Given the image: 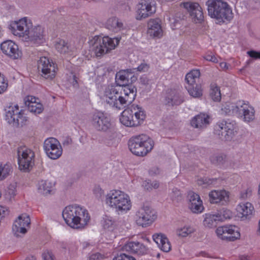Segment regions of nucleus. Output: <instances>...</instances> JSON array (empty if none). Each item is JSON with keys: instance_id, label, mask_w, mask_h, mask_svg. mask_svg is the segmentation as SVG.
<instances>
[{"instance_id": "obj_1", "label": "nucleus", "mask_w": 260, "mask_h": 260, "mask_svg": "<svg viewBox=\"0 0 260 260\" xmlns=\"http://www.w3.org/2000/svg\"><path fill=\"white\" fill-rule=\"evenodd\" d=\"M137 95V89L134 86L122 88L109 85L104 90L101 98L110 106L120 110L130 105Z\"/></svg>"}, {"instance_id": "obj_2", "label": "nucleus", "mask_w": 260, "mask_h": 260, "mask_svg": "<svg viewBox=\"0 0 260 260\" xmlns=\"http://www.w3.org/2000/svg\"><path fill=\"white\" fill-rule=\"evenodd\" d=\"M9 29L13 35L25 42L34 44L43 42L44 29L40 25L33 27L31 21L27 17L11 22Z\"/></svg>"}, {"instance_id": "obj_3", "label": "nucleus", "mask_w": 260, "mask_h": 260, "mask_svg": "<svg viewBox=\"0 0 260 260\" xmlns=\"http://www.w3.org/2000/svg\"><path fill=\"white\" fill-rule=\"evenodd\" d=\"M62 217L69 226L76 229H84L90 220L88 211L77 205L66 207L62 211Z\"/></svg>"}, {"instance_id": "obj_4", "label": "nucleus", "mask_w": 260, "mask_h": 260, "mask_svg": "<svg viewBox=\"0 0 260 260\" xmlns=\"http://www.w3.org/2000/svg\"><path fill=\"white\" fill-rule=\"evenodd\" d=\"M146 117V112L143 107L133 104L121 112L119 120L125 126L137 127L144 122Z\"/></svg>"}, {"instance_id": "obj_5", "label": "nucleus", "mask_w": 260, "mask_h": 260, "mask_svg": "<svg viewBox=\"0 0 260 260\" xmlns=\"http://www.w3.org/2000/svg\"><path fill=\"white\" fill-rule=\"evenodd\" d=\"M106 204L118 212L130 210L132 203L128 194L119 190H112L106 196Z\"/></svg>"}, {"instance_id": "obj_6", "label": "nucleus", "mask_w": 260, "mask_h": 260, "mask_svg": "<svg viewBox=\"0 0 260 260\" xmlns=\"http://www.w3.org/2000/svg\"><path fill=\"white\" fill-rule=\"evenodd\" d=\"M128 147L132 153L138 156H145L154 147V141L149 136L142 134L132 137Z\"/></svg>"}, {"instance_id": "obj_7", "label": "nucleus", "mask_w": 260, "mask_h": 260, "mask_svg": "<svg viewBox=\"0 0 260 260\" xmlns=\"http://www.w3.org/2000/svg\"><path fill=\"white\" fill-rule=\"evenodd\" d=\"M120 39L118 38H111L108 36L102 39L100 36H95L88 41L89 48L96 56L100 57L109 50L114 49L118 45Z\"/></svg>"}, {"instance_id": "obj_8", "label": "nucleus", "mask_w": 260, "mask_h": 260, "mask_svg": "<svg viewBox=\"0 0 260 260\" xmlns=\"http://www.w3.org/2000/svg\"><path fill=\"white\" fill-rule=\"evenodd\" d=\"M208 10L211 17L219 22L230 21L233 17L232 10L228 3L220 0L212 1L208 5Z\"/></svg>"}, {"instance_id": "obj_9", "label": "nucleus", "mask_w": 260, "mask_h": 260, "mask_svg": "<svg viewBox=\"0 0 260 260\" xmlns=\"http://www.w3.org/2000/svg\"><path fill=\"white\" fill-rule=\"evenodd\" d=\"M6 120L14 127L22 126L26 124L27 117L25 114V110L20 109L18 105L10 106L6 114Z\"/></svg>"}, {"instance_id": "obj_10", "label": "nucleus", "mask_w": 260, "mask_h": 260, "mask_svg": "<svg viewBox=\"0 0 260 260\" xmlns=\"http://www.w3.org/2000/svg\"><path fill=\"white\" fill-rule=\"evenodd\" d=\"M201 73L199 70H192L185 76L187 82L186 88L189 94L193 98H200L203 94V89L200 84H197Z\"/></svg>"}, {"instance_id": "obj_11", "label": "nucleus", "mask_w": 260, "mask_h": 260, "mask_svg": "<svg viewBox=\"0 0 260 260\" xmlns=\"http://www.w3.org/2000/svg\"><path fill=\"white\" fill-rule=\"evenodd\" d=\"M156 217V212L151 207L143 206L136 212V221L138 225L147 227L154 222Z\"/></svg>"}, {"instance_id": "obj_12", "label": "nucleus", "mask_w": 260, "mask_h": 260, "mask_svg": "<svg viewBox=\"0 0 260 260\" xmlns=\"http://www.w3.org/2000/svg\"><path fill=\"white\" fill-rule=\"evenodd\" d=\"M38 69L42 76L46 79L52 80L56 76L58 68L57 64L48 58L41 57L38 62Z\"/></svg>"}, {"instance_id": "obj_13", "label": "nucleus", "mask_w": 260, "mask_h": 260, "mask_svg": "<svg viewBox=\"0 0 260 260\" xmlns=\"http://www.w3.org/2000/svg\"><path fill=\"white\" fill-rule=\"evenodd\" d=\"M233 113L243 117L244 120L250 122L254 119V110L248 103L239 101L235 105L231 106Z\"/></svg>"}, {"instance_id": "obj_14", "label": "nucleus", "mask_w": 260, "mask_h": 260, "mask_svg": "<svg viewBox=\"0 0 260 260\" xmlns=\"http://www.w3.org/2000/svg\"><path fill=\"white\" fill-rule=\"evenodd\" d=\"M44 149L47 155L52 159L58 158L62 153V147L57 139L49 138L44 143Z\"/></svg>"}, {"instance_id": "obj_15", "label": "nucleus", "mask_w": 260, "mask_h": 260, "mask_svg": "<svg viewBox=\"0 0 260 260\" xmlns=\"http://www.w3.org/2000/svg\"><path fill=\"white\" fill-rule=\"evenodd\" d=\"M235 126L233 122L226 120L218 121L215 125L214 133L218 135L220 138L226 141L232 139L234 134Z\"/></svg>"}, {"instance_id": "obj_16", "label": "nucleus", "mask_w": 260, "mask_h": 260, "mask_svg": "<svg viewBox=\"0 0 260 260\" xmlns=\"http://www.w3.org/2000/svg\"><path fill=\"white\" fill-rule=\"evenodd\" d=\"M156 12L155 5L153 0H140L137 6V20L146 18Z\"/></svg>"}, {"instance_id": "obj_17", "label": "nucleus", "mask_w": 260, "mask_h": 260, "mask_svg": "<svg viewBox=\"0 0 260 260\" xmlns=\"http://www.w3.org/2000/svg\"><path fill=\"white\" fill-rule=\"evenodd\" d=\"M187 10L192 21L196 23H202L204 20L203 10L200 5L197 3L185 2L181 4Z\"/></svg>"}, {"instance_id": "obj_18", "label": "nucleus", "mask_w": 260, "mask_h": 260, "mask_svg": "<svg viewBox=\"0 0 260 260\" xmlns=\"http://www.w3.org/2000/svg\"><path fill=\"white\" fill-rule=\"evenodd\" d=\"M1 49L4 54L13 60L21 59L22 56V52L18 45L12 40H8L2 43Z\"/></svg>"}, {"instance_id": "obj_19", "label": "nucleus", "mask_w": 260, "mask_h": 260, "mask_svg": "<svg viewBox=\"0 0 260 260\" xmlns=\"http://www.w3.org/2000/svg\"><path fill=\"white\" fill-rule=\"evenodd\" d=\"M216 233L219 238L229 241H234L240 237L238 228L232 225L218 227Z\"/></svg>"}, {"instance_id": "obj_20", "label": "nucleus", "mask_w": 260, "mask_h": 260, "mask_svg": "<svg viewBox=\"0 0 260 260\" xmlns=\"http://www.w3.org/2000/svg\"><path fill=\"white\" fill-rule=\"evenodd\" d=\"M30 224V219L27 214H22L19 215L15 221L12 227L14 235L18 237L20 236V234H25Z\"/></svg>"}, {"instance_id": "obj_21", "label": "nucleus", "mask_w": 260, "mask_h": 260, "mask_svg": "<svg viewBox=\"0 0 260 260\" xmlns=\"http://www.w3.org/2000/svg\"><path fill=\"white\" fill-rule=\"evenodd\" d=\"M91 123L93 126L99 131H106L111 126L109 117L103 112L98 111L92 115Z\"/></svg>"}, {"instance_id": "obj_22", "label": "nucleus", "mask_w": 260, "mask_h": 260, "mask_svg": "<svg viewBox=\"0 0 260 260\" xmlns=\"http://www.w3.org/2000/svg\"><path fill=\"white\" fill-rule=\"evenodd\" d=\"M17 155L18 162H34L35 152L26 146H21L17 148Z\"/></svg>"}, {"instance_id": "obj_23", "label": "nucleus", "mask_w": 260, "mask_h": 260, "mask_svg": "<svg viewBox=\"0 0 260 260\" xmlns=\"http://www.w3.org/2000/svg\"><path fill=\"white\" fill-rule=\"evenodd\" d=\"M188 207L192 212L199 213L203 211V202L198 194L193 191H189L188 193Z\"/></svg>"}, {"instance_id": "obj_24", "label": "nucleus", "mask_w": 260, "mask_h": 260, "mask_svg": "<svg viewBox=\"0 0 260 260\" xmlns=\"http://www.w3.org/2000/svg\"><path fill=\"white\" fill-rule=\"evenodd\" d=\"M147 33L154 38H161L163 35L161 21L158 18L151 19L148 22Z\"/></svg>"}, {"instance_id": "obj_25", "label": "nucleus", "mask_w": 260, "mask_h": 260, "mask_svg": "<svg viewBox=\"0 0 260 260\" xmlns=\"http://www.w3.org/2000/svg\"><path fill=\"white\" fill-rule=\"evenodd\" d=\"M24 103L28 108V110L35 114L41 113L44 107L39 100L31 95H27L24 98Z\"/></svg>"}, {"instance_id": "obj_26", "label": "nucleus", "mask_w": 260, "mask_h": 260, "mask_svg": "<svg viewBox=\"0 0 260 260\" xmlns=\"http://www.w3.org/2000/svg\"><path fill=\"white\" fill-rule=\"evenodd\" d=\"M209 201L211 203H221L224 205L227 203L229 200L228 192L224 190H213L209 194Z\"/></svg>"}, {"instance_id": "obj_27", "label": "nucleus", "mask_w": 260, "mask_h": 260, "mask_svg": "<svg viewBox=\"0 0 260 260\" xmlns=\"http://www.w3.org/2000/svg\"><path fill=\"white\" fill-rule=\"evenodd\" d=\"M123 250L138 255H144L147 253V249L142 243L138 241H129L122 248Z\"/></svg>"}, {"instance_id": "obj_28", "label": "nucleus", "mask_w": 260, "mask_h": 260, "mask_svg": "<svg viewBox=\"0 0 260 260\" xmlns=\"http://www.w3.org/2000/svg\"><path fill=\"white\" fill-rule=\"evenodd\" d=\"M132 74L131 70H121L118 72L115 77V82L117 84L116 86L122 88L126 86H133L132 84H127L129 78H132Z\"/></svg>"}, {"instance_id": "obj_29", "label": "nucleus", "mask_w": 260, "mask_h": 260, "mask_svg": "<svg viewBox=\"0 0 260 260\" xmlns=\"http://www.w3.org/2000/svg\"><path fill=\"white\" fill-rule=\"evenodd\" d=\"M153 239L158 247L164 252L171 250V244L167 237L161 233H156L153 235Z\"/></svg>"}, {"instance_id": "obj_30", "label": "nucleus", "mask_w": 260, "mask_h": 260, "mask_svg": "<svg viewBox=\"0 0 260 260\" xmlns=\"http://www.w3.org/2000/svg\"><path fill=\"white\" fill-rule=\"evenodd\" d=\"M254 208L249 202L240 203L237 207L239 216L243 218H249L252 215Z\"/></svg>"}, {"instance_id": "obj_31", "label": "nucleus", "mask_w": 260, "mask_h": 260, "mask_svg": "<svg viewBox=\"0 0 260 260\" xmlns=\"http://www.w3.org/2000/svg\"><path fill=\"white\" fill-rule=\"evenodd\" d=\"M209 116L203 113H200L194 116L190 121L191 125L195 128H202L209 123Z\"/></svg>"}, {"instance_id": "obj_32", "label": "nucleus", "mask_w": 260, "mask_h": 260, "mask_svg": "<svg viewBox=\"0 0 260 260\" xmlns=\"http://www.w3.org/2000/svg\"><path fill=\"white\" fill-rule=\"evenodd\" d=\"M53 187V184L51 182L46 180H42L39 181L38 184L39 192L45 196L51 193Z\"/></svg>"}, {"instance_id": "obj_33", "label": "nucleus", "mask_w": 260, "mask_h": 260, "mask_svg": "<svg viewBox=\"0 0 260 260\" xmlns=\"http://www.w3.org/2000/svg\"><path fill=\"white\" fill-rule=\"evenodd\" d=\"M170 96V97H168L166 99L168 105H171L172 106L179 105L183 102L181 96L175 89L171 90Z\"/></svg>"}, {"instance_id": "obj_34", "label": "nucleus", "mask_w": 260, "mask_h": 260, "mask_svg": "<svg viewBox=\"0 0 260 260\" xmlns=\"http://www.w3.org/2000/svg\"><path fill=\"white\" fill-rule=\"evenodd\" d=\"M122 26V23L119 21L118 19L116 17L109 18L106 23L107 28L114 32L120 30Z\"/></svg>"}, {"instance_id": "obj_35", "label": "nucleus", "mask_w": 260, "mask_h": 260, "mask_svg": "<svg viewBox=\"0 0 260 260\" xmlns=\"http://www.w3.org/2000/svg\"><path fill=\"white\" fill-rule=\"evenodd\" d=\"M221 218H218L216 214H206V217L204 220V224L208 228H212L216 226L217 223Z\"/></svg>"}, {"instance_id": "obj_36", "label": "nucleus", "mask_w": 260, "mask_h": 260, "mask_svg": "<svg viewBox=\"0 0 260 260\" xmlns=\"http://www.w3.org/2000/svg\"><path fill=\"white\" fill-rule=\"evenodd\" d=\"M210 95L214 102H219L221 100L220 88L215 83H212L210 85Z\"/></svg>"}, {"instance_id": "obj_37", "label": "nucleus", "mask_w": 260, "mask_h": 260, "mask_svg": "<svg viewBox=\"0 0 260 260\" xmlns=\"http://www.w3.org/2000/svg\"><path fill=\"white\" fill-rule=\"evenodd\" d=\"M169 197L174 204L181 202L183 199L182 192L176 187L171 189V191L169 193Z\"/></svg>"}, {"instance_id": "obj_38", "label": "nucleus", "mask_w": 260, "mask_h": 260, "mask_svg": "<svg viewBox=\"0 0 260 260\" xmlns=\"http://www.w3.org/2000/svg\"><path fill=\"white\" fill-rule=\"evenodd\" d=\"M12 172V167L9 164H0V181L6 178Z\"/></svg>"}, {"instance_id": "obj_39", "label": "nucleus", "mask_w": 260, "mask_h": 260, "mask_svg": "<svg viewBox=\"0 0 260 260\" xmlns=\"http://www.w3.org/2000/svg\"><path fill=\"white\" fill-rule=\"evenodd\" d=\"M194 229L190 226H184L178 228L176 231L177 235L181 237H186L189 235L193 233Z\"/></svg>"}, {"instance_id": "obj_40", "label": "nucleus", "mask_w": 260, "mask_h": 260, "mask_svg": "<svg viewBox=\"0 0 260 260\" xmlns=\"http://www.w3.org/2000/svg\"><path fill=\"white\" fill-rule=\"evenodd\" d=\"M56 49L60 53H65L68 51L69 46L64 40L59 39L55 44Z\"/></svg>"}, {"instance_id": "obj_41", "label": "nucleus", "mask_w": 260, "mask_h": 260, "mask_svg": "<svg viewBox=\"0 0 260 260\" xmlns=\"http://www.w3.org/2000/svg\"><path fill=\"white\" fill-rule=\"evenodd\" d=\"M8 80L5 75L0 72V94L5 92L8 88Z\"/></svg>"}, {"instance_id": "obj_42", "label": "nucleus", "mask_w": 260, "mask_h": 260, "mask_svg": "<svg viewBox=\"0 0 260 260\" xmlns=\"http://www.w3.org/2000/svg\"><path fill=\"white\" fill-rule=\"evenodd\" d=\"M218 218H221L219 221H223L225 219H230L232 216L231 212L227 209H222L219 212L216 213Z\"/></svg>"}, {"instance_id": "obj_43", "label": "nucleus", "mask_w": 260, "mask_h": 260, "mask_svg": "<svg viewBox=\"0 0 260 260\" xmlns=\"http://www.w3.org/2000/svg\"><path fill=\"white\" fill-rule=\"evenodd\" d=\"M117 224L115 221L112 220L111 218H107L104 220L103 226L105 229H108L109 231H113Z\"/></svg>"}, {"instance_id": "obj_44", "label": "nucleus", "mask_w": 260, "mask_h": 260, "mask_svg": "<svg viewBox=\"0 0 260 260\" xmlns=\"http://www.w3.org/2000/svg\"><path fill=\"white\" fill-rule=\"evenodd\" d=\"M35 164H18L19 169L24 172H29L33 168Z\"/></svg>"}, {"instance_id": "obj_45", "label": "nucleus", "mask_w": 260, "mask_h": 260, "mask_svg": "<svg viewBox=\"0 0 260 260\" xmlns=\"http://www.w3.org/2000/svg\"><path fill=\"white\" fill-rule=\"evenodd\" d=\"M226 156L222 153L217 154L211 158L212 162H221L226 160Z\"/></svg>"}, {"instance_id": "obj_46", "label": "nucleus", "mask_w": 260, "mask_h": 260, "mask_svg": "<svg viewBox=\"0 0 260 260\" xmlns=\"http://www.w3.org/2000/svg\"><path fill=\"white\" fill-rule=\"evenodd\" d=\"M215 180L213 179L201 178L198 180V184L200 185H204L205 186L212 184Z\"/></svg>"}, {"instance_id": "obj_47", "label": "nucleus", "mask_w": 260, "mask_h": 260, "mask_svg": "<svg viewBox=\"0 0 260 260\" xmlns=\"http://www.w3.org/2000/svg\"><path fill=\"white\" fill-rule=\"evenodd\" d=\"M113 260H136L133 257L125 253H120L115 256Z\"/></svg>"}, {"instance_id": "obj_48", "label": "nucleus", "mask_w": 260, "mask_h": 260, "mask_svg": "<svg viewBox=\"0 0 260 260\" xmlns=\"http://www.w3.org/2000/svg\"><path fill=\"white\" fill-rule=\"evenodd\" d=\"M93 192L96 198L98 199L101 198L104 194V190L99 185H96L94 187Z\"/></svg>"}, {"instance_id": "obj_49", "label": "nucleus", "mask_w": 260, "mask_h": 260, "mask_svg": "<svg viewBox=\"0 0 260 260\" xmlns=\"http://www.w3.org/2000/svg\"><path fill=\"white\" fill-rule=\"evenodd\" d=\"M251 190L250 188H247L245 190L241 191L240 194V199L242 200H245L251 195Z\"/></svg>"}, {"instance_id": "obj_50", "label": "nucleus", "mask_w": 260, "mask_h": 260, "mask_svg": "<svg viewBox=\"0 0 260 260\" xmlns=\"http://www.w3.org/2000/svg\"><path fill=\"white\" fill-rule=\"evenodd\" d=\"M204 58L208 61H210L214 63H217L218 61L217 58L212 53L206 54L204 56Z\"/></svg>"}, {"instance_id": "obj_51", "label": "nucleus", "mask_w": 260, "mask_h": 260, "mask_svg": "<svg viewBox=\"0 0 260 260\" xmlns=\"http://www.w3.org/2000/svg\"><path fill=\"white\" fill-rule=\"evenodd\" d=\"M42 256L44 260H54V256L52 252L46 251H45L43 254Z\"/></svg>"}, {"instance_id": "obj_52", "label": "nucleus", "mask_w": 260, "mask_h": 260, "mask_svg": "<svg viewBox=\"0 0 260 260\" xmlns=\"http://www.w3.org/2000/svg\"><path fill=\"white\" fill-rule=\"evenodd\" d=\"M104 256L99 252H96L91 254L89 257L88 260H102L103 259Z\"/></svg>"}, {"instance_id": "obj_53", "label": "nucleus", "mask_w": 260, "mask_h": 260, "mask_svg": "<svg viewBox=\"0 0 260 260\" xmlns=\"http://www.w3.org/2000/svg\"><path fill=\"white\" fill-rule=\"evenodd\" d=\"M160 169L156 167H154L151 168L149 170V175H150L151 176H154L159 175L160 174Z\"/></svg>"}, {"instance_id": "obj_54", "label": "nucleus", "mask_w": 260, "mask_h": 260, "mask_svg": "<svg viewBox=\"0 0 260 260\" xmlns=\"http://www.w3.org/2000/svg\"><path fill=\"white\" fill-rule=\"evenodd\" d=\"M169 20L170 22V25L172 29H175L179 22V20L174 18L170 17Z\"/></svg>"}, {"instance_id": "obj_55", "label": "nucleus", "mask_w": 260, "mask_h": 260, "mask_svg": "<svg viewBox=\"0 0 260 260\" xmlns=\"http://www.w3.org/2000/svg\"><path fill=\"white\" fill-rule=\"evenodd\" d=\"M142 186L147 190H152L151 183L150 180H145L143 182Z\"/></svg>"}, {"instance_id": "obj_56", "label": "nucleus", "mask_w": 260, "mask_h": 260, "mask_svg": "<svg viewBox=\"0 0 260 260\" xmlns=\"http://www.w3.org/2000/svg\"><path fill=\"white\" fill-rule=\"evenodd\" d=\"M247 54L251 58L255 59L260 58V52L252 50L248 51Z\"/></svg>"}, {"instance_id": "obj_57", "label": "nucleus", "mask_w": 260, "mask_h": 260, "mask_svg": "<svg viewBox=\"0 0 260 260\" xmlns=\"http://www.w3.org/2000/svg\"><path fill=\"white\" fill-rule=\"evenodd\" d=\"M138 71L140 72H146L149 69V66L146 63H141L137 68Z\"/></svg>"}, {"instance_id": "obj_58", "label": "nucleus", "mask_w": 260, "mask_h": 260, "mask_svg": "<svg viewBox=\"0 0 260 260\" xmlns=\"http://www.w3.org/2000/svg\"><path fill=\"white\" fill-rule=\"evenodd\" d=\"M220 67L221 69L226 71L229 68V65L225 62H221L219 64Z\"/></svg>"}, {"instance_id": "obj_59", "label": "nucleus", "mask_w": 260, "mask_h": 260, "mask_svg": "<svg viewBox=\"0 0 260 260\" xmlns=\"http://www.w3.org/2000/svg\"><path fill=\"white\" fill-rule=\"evenodd\" d=\"M159 186V183L157 181H154L151 183V187L152 189H157Z\"/></svg>"}, {"instance_id": "obj_60", "label": "nucleus", "mask_w": 260, "mask_h": 260, "mask_svg": "<svg viewBox=\"0 0 260 260\" xmlns=\"http://www.w3.org/2000/svg\"><path fill=\"white\" fill-rule=\"evenodd\" d=\"M73 85L74 87H77L78 86V80L77 77L75 75L73 76V82H72Z\"/></svg>"}, {"instance_id": "obj_61", "label": "nucleus", "mask_w": 260, "mask_h": 260, "mask_svg": "<svg viewBox=\"0 0 260 260\" xmlns=\"http://www.w3.org/2000/svg\"><path fill=\"white\" fill-rule=\"evenodd\" d=\"M241 260H249L250 257L247 255H241L240 257Z\"/></svg>"}, {"instance_id": "obj_62", "label": "nucleus", "mask_w": 260, "mask_h": 260, "mask_svg": "<svg viewBox=\"0 0 260 260\" xmlns=\"http://www.w3.org/2000/svg\"><path fill=\"white\" fill-rule=\"evenodd\" d=\"M25 260H36L34 256L27 257Z\"/></svg>"}, {"instance_id": "obj_63", "label": "nucleus", "mask_w": 260, "mask_h": 260, "mask_svg": "<svg viewBox=\"0 0 260 260\" xmlns=\"http://www.w3.org/2000/svg\"><path fill=\"white\" fill-rule=\"evenodd\" d=\"M258 194V198L260 200V183H259V185Z\"/></svg>"}, {"instance_id": "obj_64", "label": "nucleus", "mask_w": 260, "mask_h": 260, "mask_svg": "<svg viewBox=\"0 0 260 260\" xmlns=\"http://www.w3.org/2000/svg\"><path fill=\"white\" fill-rule=\"evenodd\" d=\"M2 36H3V31L2 30V28L0 26V38H1L2 37Z\"/></svg>"}]
</instances>
